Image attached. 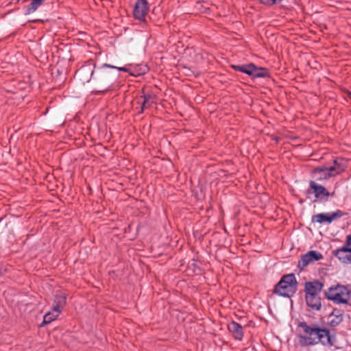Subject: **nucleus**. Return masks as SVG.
<instances>
[{
  "instance_id": "a211bd4d",
  "label": "nucleus",
  "mask_w": 351,
  "mask_h": 351,
  "mask_svg": "<svg viewBox=\"0 0 351 351\" xmlns=\"http://www.w3.org/2000/svg\"><path fill=\"white\" fill-rule=\"evenodd\" d=\"M152 102V97L149 95H145L143 96V102L141 103V111L143 112L145 109L148 108Z\"/></svg>"
},
{
  "instance_id": "0eeeda50",
  "label": "nucleus",
  "mask_w": 351,
  "mask_h": 351,
  "mask_svg": "<svg viewBox=\"0 0 351 351\" xmlns=\"http://www.w3.org/2000/svg\"><path fill=\"white\" fill-rule=\"evenodd\" d=\"M343 169L339 167L322 166L315 168L312 173L313 177L318 181L327 180L330 178L339 174Z\"/></svg>"
},
{
  "instance_id": "aec40b11",
  "label": "nucleus",
  "mask_w": 351,
  "mask_h": 351,
  "mask_svg": "<svg viewBox=\"0 0 351 351\" xmlns=\"http://www.w3.org/2000/svg\"><path fill=\"white\" fill-rule=\"evenodd\" d=\"M343 247L351 252V234L347 236L346 243Z\"/></svg>"
},
{
  "instance_id": "4468645a",
  "label": "nucleus",
  "mask_w": 351,
  "mask_h": 351,
  "mask_svg": "<svg viewBox=\"0 0 351 351\" xmlns=\"http://www.w3.org/2000/svg\"><path fill=\"white\" fill-rule=\"evenodd\" d=\"M332 254L342 263L351 264V252H350L348 249L342 247L340 249L333 250Z\"/></svg>"
},
{
  "instance_id": "5701e85b",
  "label": "nucleus",
  "mask_w": 351,
  "mask_h": 351,
  "mask_svg": "<svg viewBox=\"0 0 351 351\" xmlns=\"http://www.w3.org/2000/svg\"><path fill=\"white\" fill-rule=\"evenodd\" d=\"M349 97H350V98L351 99V93H349Z\"/></svg>"
},
{
  "instance_id": "20e7f679",
  "label": "nucleus",
  "mask_w": 351,
  "mask_h": 351,
  "mask_svg": "<svg viewBox=\"0 0 351 351\" xmlns=\"http://www.w3.org/2000/svg\"><path fill=\"white\" fill-rule=\"evenodd\" d=\"M326 296L335 304H347L350 298V291L348 287L337 285L330 287L326 292Z\"/></svg>"
},
{
  "instance_id": "1a4fd4ad",
  "label": "nucleus",
  "mask_w": 351,
  "mask_h": 351,
  "mask_svg": "<svg viewBox=\"0 0 351 351\" xmlns=\"http://www.w3.org/2000/svg\"><path fill=\"white\" fill-rule=\"evenodd\" d=\"M343 215L344 213L341 210H336L334 212L315 215L313 216L312 221L319 223H331L334 220L338 219Z\"/></svg>"
},
{
  "instance_id": "423d86ee",
  "label": "nucleus",
  "mask_w": 351,
  "mask_h": 351,
  "mask_svg": "<svg viewBox=\"0 0 351 351\" xmlns=\"http://www.w3.org/2000/svg\"><path fill=\"white\" fill-rule=\"evenodd\" d=\"M66 304V297L63 295H56L52 308L43 317V324H49L55 320L60 314Z\"/></svg>"
},
{
  "instance_id": "2eb2a0df",
  "label": "nucleus",
  "mask_w": 351,
  "mask_h": 351,
  "mask_svg": "<svg viewBox=\"0 0 351 351\" xmlns=\"http://www.w3.org/2000/svg\"><path fill=\"white\" fill-rule=\"evenodd\" d=\"M228 330L235 339L240 341L243 339V327L239 323L234 321L231 322L228 325Z\"/></svg>"
},
{
  "instance_id": "f3484780",
  "label": "nucleus",
  "mask_w": 351,
  "mask_h": 351,
  "mask_svg": "<svg viewBox=\"0 0 351 351\" xmlns=\"http://www.w3.org/2000/svg\"><path fill=\"white\" fill-rule=\"evenodd\" d=\"M45 0H33L27 7L25 14L28 15L34 12L44 2Z\"/></svg>"
},
{
  "instance_id": "39448f33",
  "label": "nucleus",
  "mask_w": 351,
  "mask_h": 351,
  "mask_svg": "<svg viewBox=\"0 0 351 351\" xmlns=\"http://www.w3.org/2000/svg\"><path fill=\"white\" fill-rule=\"evenodd\" d=\"M232 67L234 70L247 74L254 79L266 77L269 74L267 69L256 66L253 63L232 65Z\"/></svg>"
},
{
  "instance_id": "6e6552de",
  "label": "nucleus",
  "mask_w": 351,
  "mask_h": 351,
  "mask_svg": "<svg viewBox=\"0 0 351 351\" xmlns=\"http://www.w3.org/2000/svg\"><path fill=\"white\" fill-rule=\"evenodd\" d=\"M308 195L313 194L316 200L321 202H326L328 201L331 194L324 186L317 184L315 181L311 180L309 182V188L307 190Z\"/></svg>"
},
{
  "instance_id": "7ed1b4c3",
  "label": "nucleus",
  "mask_w": 351,
  "mask_h": 351,
  "mask_svg": "<svg viewBox=\"0 0 351 351\" xmlns=\"http://www.w3.org/2000/svg\"><path fill=\"white\" fill-rule=\"evenodd\" d=\"M298 282L293 274L284 276L278 283L275 286L274 293L285 297H292L297 291Z\"/></svg>"
},
{
  "instance_id": "9b49d317",
  "label": "nucleus",
  "mask_w": 351,
  "mask_h": 351,
  "mask_svg": "<svg viewBox=\"0 0 351 351\" xmlns=\"http://www.w3.org/2000/svg\"><path fill=\"white\" fill-rule=\"evenodd\" d=\"M323 258L324 256L320 252L316 250H311L302 256L301 259L298 263V266L302 268H304L309 264L320 261Z\"/></svg>"
},
{
  "instance_id": "4be33fe9",
  "label": "nucleus",
  "mask_w": 351,
  "mask_h": 351,
  "mask_svg": "<svg viewBox=\"0 0 351 351\" xmlns=\"http://www.w3.org/2000/svg\"><path fill=\"white\" fill-rule=\"evenodd\" d=\"M332 167H339L340 168H342L343 169V167H341V165H340L337 160H334V165Z\"/></svg>"
},
{
  "instance_id": "f03ea898",
  "label": "nucleus",
  "mask_w": 351,
  "mask_h": 351,
  "mask_svg": "<svg viewBox=\"0 0 351 351\" xmlns=\"http://www.w3.org/2000/svg\"><path fill=\"white\" fill-rule=\"evenodd\" d=\"M105 64L101 67L95 69L93 70L88 69L87 67H82L79 71V73H90V79L95 80L97 84L99 86L98 92H104L107 90L115 80L117 75L111 73L107 71L104 66Z\"/></svg>"
},
{
  "instance_id": "412c9836",
  "label": "nucleus",
  "mask_w": 351,
  "mask_h": 351,
  "mask_svg": "<svg viewBox=\"0 0 351 351\" xmlns=\"http://www.w3.org/2000/svg\"><path fill=\"white\" fill-rule=\"evenodd\" d=\"M342 320V318L341 316H337L336 319L331 320V324L332 325H337L339 324Z\"/></svg>"
},
{
  "instance_id": "dca6fc26",
  "label": "nucleus",
  "mask_w": 351,
  "mask_h": 351,
  "mask_svg": "<svg viewBox=\"0 0 351 351\" xmlns=\"http://www.w3.org/2000/svg\"><path fill=\"white\" fill-rule=\"evenodd\" d=\"M307 305L312 309L318 311L322 306L321 299L319 295H305Z\"/></svg>"
},
{
  "instance_id": "9d476101",
  "label": "nucleus",
  "mask_w": 351,
  "mask_h": 351,
  "mask_svg": "<svg viewBox=\"0 0 351 351\" xmlns=\"http://www.w3.org/2000/svg\"><path fill=\"white\" fill-rule=\"evenodd\" d=\"M149 10L147 0H136L133 10V16L135 19L143 21Z\"/></svg>"
},
{
  "instance_id": "f257e3e1",
  "label": "nucleus",
  "mask_w": 351,
  "mask_h": 351,
  "mask_svg": "<svg viewBox=\"0 0 351 351\" xmlns=\"http://www.w3.org/2000/svg\"><path fill=\"white\" fill-rule=\"evenodd\" d=\"M297 338L301 347L313 346L319 343L332 346L335 343V337L330 336L329 329L317 326H311L305 322L298 324Z\"/></svg>"
},
{
  "instance_id": "f8f14e48",
  "label": "nucleus",
  "mask_w": 351,
  "mask_h": 351,
  "mask_svg": "<svg viewBox=\"0 0 351 351\" xmlns=\"http://www.w3.org/2000/svg\"><path fill=\"white\" fill-rule=\"evenodd\" d=\"M104 66L111 67V69H117L120 71L129 73L131 75L133 76H139L141 75H144L148 71V67L145 64L138 65L132 69H127L125 67H118L108 64H105Z\"/></svg>"
},
{
  "instance_id": "6ab92c4d",
  "label": "nucleus",
  "mask_w": 351,
  "mask_h": 351,
  "mask_svg": "<svg viewBox=\"0 0 351 351\" xmlns=\"http://www.w3.org/2000/svg\"><path fill=\"white\" fill-rule=\"evenodd\" d=\"M282 0H260L261 3L266 5H272L282 1Z\"/></svg>"
},
{
  "instance_id": "ddd939ff",
  "label": "nucleus",
  "mask_w": 351,
  "mask_h": 351,
  "mask_svg": "<svg viewBox=\"0 0 351 351\" xmlns=\"http://www.w3.org/2000/svg\"><path fill=\"white\" fill-rule=\"evenodd\" d=\"M323 287V285L317 280L305 283V295H319Z\"/></svg>"
}]
</instances>
